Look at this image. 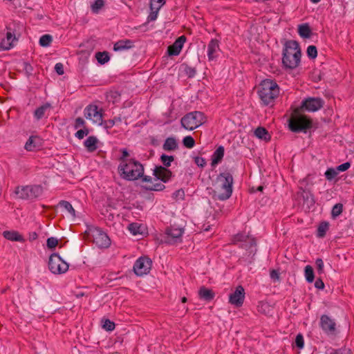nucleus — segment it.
I'll return each instance as SVG.
<instances>
[{
	"label": "nucleus",
	"mask_w": 354,
	"mask_h": 354,
	"mask_svg": "<svg viewBox=\"0 0 354 354\" xmlns=\"http://www.w3.org/2000/svg\"><path fill=\"white\" fill-rule=\"evenodd\" d=\"M233 177L228 172H222L217 176L214 183L213 198L219 201H225L230 198L233 191Z\"/></svg>",
	"instance_id": "nucleus-1"
},
{
	"label": "nucleus",
	"mask_w": 354,
	"mask_h": 354,
	"mask_svg": "<svg viewBox=\"0 0 354 354\" xmlns=\"http://www.w3.org/2000/svg\"><path fill=\"white\" fill-rule=\"evenodd\" d=\"M301 56V49L297 41L289 40L285 43L282 57V64L285 68H296L300 64Z\"/></svg>",
	"instance_id": "nucleus-2"
},
{
	"label": "nucleus",
	"mask_w": 354,
	"mask_h": 354,
	"mask_svg": "<svg viewBox=\"0 0 354 354\" xmlns=\"http://www.w3.org/2000/svg\"><path fill=\"white\" fill-rule=\"evenodd\" d=\"M120 176L127 180H135L143 178L144 167L138 160L131 158L130 160L120 162L118 166Z\"/></svg>",
	"instance_id": "nucleus-3"
},
{
	"label": "nucleus",
	"mask_w": 354,
	"mask_h": 354,
	"mask_svg": "<svg viewBox=\"0 0 354 354\" xmlns=\"http://www.w3.org/2000/svg\"><path fill=\"white\" fill-rule=\"evenodd\" d=\"M279 94V87L271 80H264L259 85L258 95L263 105L272 104Z\"/></svg>",
	"instance_id": "nucleus-4"
},
{
	"label": "nucleus",
	"mask_w": 354,
	"mask_h": 354,
	"mask_svg": "<svg viewBox=\"0 0 354 354\" xmlns=\"http://www.w3.org/2000/svg\"><path fill=\"white\" fill-rule=\"evenodd\" d=\"M160 159L163 166H156L153 169V175L156 177L154 180H160L163 183H167L172 177V172L167 167L171 166V162L174 160V157L162 154Z\"/></svg>",
	"instance_id": "nucleus-5"
},
{
	"label": "nucleus",
	"mask_w": 354,
	"mask_h": 354,
	"mask_svg": "<svg viewBox=\"0 0 354 354\" xmlns=\"http://www.w3.org/2000/svg\"><path fill=\"white\" fill-rule=\"evenodd\" d=\"M206 122V117L201 111H192L184 115L180 120L181 125L187 130L192 131Z\"/></svg>",
	"instance_id": "nucleus-6"
},
{
	"label": "nucleus",
	"mask_w": 354,
	"mask_h": 354,
	"mask_svg": "<svg viewBox=\"0 0 354 354\" xmlns=\"http://www.w3.org/2000/svg\"><path fill=\"white\" fill-rule=\"evenodd\" d=\"M233 243L239 246V248L245 250V256H254L257 252V243L255 239L243 233H239L233 238Z\"/></svg>",
	"instance_id": "nucleus-7"
},
{
	"label": "nucleus",
	"mask_w": 354,
	"mask_h": 354,
	"mask_svg": "<svg viewBox=\"0 0 354 354\" xmlns=\"http://www.w3.org/2000/svg\"><path fill=\"white\" fill-rule=\"evenodd\" d=\"M19 198L26 200H33L42 194V187L39 185H26L17 187L15 191Z\"/></svg>",
	"instance_id": "nucleus-8"
},
{
	"label": "nucleus",
	"mask_w": 354,
	"mask_h": 354,
	"mask_svg": "<svg viewBox=\"0 0 354 354\" xmlns=\"http://www.w3.org/2000/svg\"><path fill=\"white\" fill-rule=\"evenodd\" d=\"M311 125V121L304 115H293L289 120V128L293 132L306 131Z\"/></svg>",
	"instance_id": "nucleus-9"
},
{
	"label": "nucleus",
	"mask_w": 354,
	"mask_h": 354,
	"mask_svg": "<svg viewBox=\"0 0 354 354\" xmlns=\"http://www.w3.org/2000/svg\"><path fill=\"white\" fill-rule=\"evenodd\" d=\"M68 264L57 253L52 254L49 257L48 268L53 274H63L68 270Z\"/></svg>",
	"instance_id": "nucleus-10"
},
{
	"label": "nucleus",
	"mask_w": 354,
	"mask_h": 354,
	"mask_svg": "<svg viewBox=\"0 0 354 354\" xmlns=\"http://www.w3.org/2000/svg\"><path fill=\"white\" fill-rule=\"evenodd\" d=\"M84 116L87 120H91L93 123L102 125L103 124V115L102 110H100L97 105L89 104L84 110Z\"/></svg>",
	"instance_id": "nucleus-11"
},
{
	"label": "nucleus",
	"mask_w": 354,
	"mask_h": 354,
	"mask_svg": "<svg viewBox=\"0 0 354 354\" xmlns=\"http://www.w3.org/2000/svg\"><path fill=\"white\" fill-rule=\"evenodd\" d=\"M183 233L184 229L183 227L174 225L167 227L165 233V242L169 244L181 242Z\"/></svg>",
	"instance_id": "nucleus-12"
},
{
	"label": "nucleus",
	"mask_w": 354,
	"mask_h": 354,
	"mask_svg": "<svg viewBox=\"0 0 354 354\" xmlns=\"http://www.w3.org/2000/svg\"><path fill=\"white\" fill-rule=\"evenodd\" d=\"M151 260L147 257L138 258L133 266V270L136 275L143 276L149 272L151 268Z\"/></svg>",
	"instance_id": "nucleus-13"
},
{
	"label": "nucleus",
	"mask_w": 354,
	"mask_h": 354,
	"mask_svg": "<svg viewBox=\"0 0 354 354\" xmlns=\"http://www.w3.org/2000/svg\"><path fill=\"white\" fill-rule=\"evenodd\" d=\"M93 243L99 248H108L111 241L107 234L100 228L91 230Z\"/></svg>",
	"instance_id": "nucleus-14"
},
{
	"label": "nucleus",
	"mask_w": 354,
	"mask_h": 354,
	"mask_svg": "<svg viewBox=\"0 0 354 354\" xmlns=\"http://www.w3.org/2000/svg\"><path fill=\"white\" fill-rule=\"evenodd\" d=\"M324 100L320 97H308L304 99L301 105L302 110L315 112L322 108Z\"/></svg>",
	"instance_id": "nucleus-15"
},
{
	"label": "nucleus",
	"mask_w": 354,
	"mask_h": 354,
	"mask_svg": "<svg viewBox=\"0 0 354 354\" xmlns=\"http://www.w3.org/2000/svg\"><path fill=\"white\" fill-rule=\"evenodd\" d=\"M319 325L322 330L328 335H335L337 333V327L335 321L326 315H323L320 317Z\"/></svg>",
	"instance_id": "nucleus-16"
},
{
	"label": "nucleus",
	"mask_w": 354,
	"mask_h": 354,
	"mask_svg": "<svg viewBox=\"0 0 354 354\" xmlns=\"http://www.w3.org/2000/svg\"><path fill=\"white\" fill-rule=\"evenodd\" d=\"M245 294L243 286H237L234 292L230 295L229 302L236 307H241L244 302Z\"/></svg>",
	"instance_id": "nucleus-17"
},
{
	"label": "nucleus",
	"mask_w": 354,
	"mask_h": 354,
	"mask_svg": "<svg viewBox=\"0 0 354 354\" xmlns=\"http://www.w3.org/2000/svg\"><path fill=\"white\" fill-rule=\"evenodd\" d=\"M219 41L216 39H212L207 44V55L209 62L216 60L219 55Z\"/></svg>",
	"instance_id": "nucleus-18"
},
{
	"label": "nucleus",
	"mask_w": 354,
	"mask_h": 354,
	"mask_svg": "<svg viewBox=\"0 0 354 354\" xmlns=\"http://www.w3.org/2000/svg\"><path fill=\"white\" fill-rule=\"evenodd\" d=\"M186 41V37L182 35L179 37L172 45L169 46L167 49L168 54L171 56H176L180 54Z\"/></svg>",
	"instance_id": "nucleus-19"
},
{
	"label": "nucleus",
	"mask_w": 354,
	"mask_h": 354,
	"mask_svg": "<svg viewBox=\"0 0 354 354\" xmlns=\"http://www.w3.org/2000/svg\"><path fill=\"white\" fill-rule=\"evenodd\" d=\"M42 145V140L37 136H31L26 141L24 148L28 151L39 149Z\"/></svg>",
	"instance_id": "nucleus-20"
},
{
	"label": "nucleus",
	"mask_w": 354,
	"mask_h": 354,
	"mask_svg": "<svg viewBox=\"0 0 354 354\" xmlns=\"http://www.w3.org/2000/svg\"><path fill=\"white\" fill-rule=\"evenodd\" d=\"M7 29L6 37L2 39L0 43L1 47L3 50H9L12 48L14 46V42L17 41L15 35L10 32V28L8 27Z\"/></svg>",
	"instance_id": "nucleus-21"
},
{
	"label": "nucleus",
	"mask_w": 354,
	"mask_h": 354,
	"mask_svg": "<svg viewBox=\"0 0 354 354\" xmlns=\"http://www.w3.org/2000/svg\"><path fill=\"white\" fill-rule=\"evenodd\" d=\"M143 182L149 183V185L146 186V189L151 191H162L165 188V186L160 182H153V178L149 176H145L142 178Z\"/></svg>",
	"instance_id": "nucleus-22"
},
{
	"label": "nucleus",
	"mask_w": 354,
	"mask_h": 354,
	"mask_svg": "<svg viewBox=\"0 0 354 354\" xmlns=\"http://www.w3.org/2000/svg\"><path fill=\"white\" fill-rule=\"evenodd\" d=\"M134 46V42L131 39H121L115 43L113 50L115 51H122L128 50Z\"/></svg>",
	"instance_id": "nucleus-23"
},
{
	"label": "nucleus",
	"mask_w": 354,
	"mask_h": 354,
	"mask_svg": "<svg viewBox=\"0 0 354 354\" xmlns=\"http://www.w3.org/2000/svg\"><path fill=\"white\" fill-rule=\"evenodd\" d=\"M98 140L95 136H88L84 142V146L88 152H93L97 149Z\"/></svg>",
	"instance_id": "nucleus-24"
},
{
	"label": "nucleus",
	"mask_w": 354,
	"mask_h": 354,
	"mask_svg": "<svg viewBox=\"0 0 354 354\" xmlns=\"http://www.w3.org/2000/svg\"><path fill=\"white\" fill-rule=\"evenodd\" d=\"M3 235L4 238L9 241H19V242H24L25 241L24 238L21 234H20L17 231H4L3 232Z\"/></svg>",
	"instance_id": "nucleus-25"
},
{
	"label": "nucleus",
	"mask_w": 354,
	"mask_h": 354,
	"mask_svg": "<svg viewBox=\"0 0 354 354\" xmlns=\"http://www.w3.org/2000/svg\"><path fill=\"white\" fill-rule=\"evenodd\" d=\"M178 147L177 140L173 137L167 138L162 145V149L167 151H175Z\"/></svg>",
	"instance_id": "nucleus-26"
},
{
	"label": "nucleus",
	"mask_w": 354,
	"mask_h": 354,
	"mask_svg": "<svg viewBox=\"0 0 354 354\" xmlns=\"http://www.w3.org/2000/svg\"><path fill=\"white\" fill-rule=\"evenodd\" d=\"M224 147L223 146H219L214 152L212 157V165L214 166L218 164L223 159L224 156Z\"/></svg>",
	"instance_id": "nucleus-27"
},
{
	"label": "nucleus",
	"mask_w": 354,
	"mask_h": 354,
	"mask_svg": "<svg viewBox=\"0 0 354 354\" xmlns=\"http://www.w3.org/2000/svg\"><path fill=\"white\" fill-rule=\"evenodd\" d=\"M198 295L201 299H203L205 301H210L213 299L214 297V292L208 288H206L205 287H202L200 288L198 291Z\"/></svg>",
	"instance_id": "nucleus-28"
},
{
	"label": "nucleus",
	"mask_w": 354,
	"mask_h": 354,
	"mask_svg": "<svg viewBox=\"0 0 354 354\" xmlns=\"http://www.w3.org/2000/svg\"><path fill=\"white\" fill-rule=\"evenodd\" d=\"M254 135L258 138L265 141H268L270 140V136L268 131L264 127H257L254 131Z\"/></svg>",
	"instance_id": "nucleus-29"
},
{
	"label": "nucleus",
	"mask_w": 354,
	"mask_h": 354,
	"mask_svg": "<svg viewBox=\"0 0 354 354\" xmlns=\"http://www.w3.org/2000/svg\"><path fill=\"white\" fill-rule=\"evenodd\" d=\"M50 107V104L48 103H46L36 109V110L34 112L35 118L37 120L41 119L44 116L46 110L48 109Z\"/></svg>",
	"instance_id": "nucleus-30"
},
{
	"label": "nucleus",
	"mask_w": 354,
	"mask_h": 354,
	"mask_svg": "<svg viewBox=\"0 0 354 354\" xmlns=\"http://www.w3.org/2000/svg\"><path fill=\"white\" fill-rule=\"evenodd\" d=\"M298 32L303 38H309L311 35V30L308 24H304L299 26Z\"/></svg>",
	"instance_id": "nucleus-31"
},
{
	"label": "nucleus",
	"mask_w": 354,
	"mask_h": 354,
	"mask_svg": "<svg viewBox=\"0 0 354 354\" xmlns=\"http://www.w3.org/2000/svg\"><path fill=\"white\" fill-rule=\"evenodd\" d=\"M95 58L100 64H104L110 59L109 53L106 51L96 53Z\"/></svg>",
	"instance_id": "nucleus-32"
},
{
	"label": "nucleus",
	"mask_w": 354,
	"mask_h": 354,
	"mask_svg": "<svg viewBox=\"0 0 354 354\" xmlns=\"http://www.w3.org/2000/svg\"><path fill=\"white\" fill-rule=\"evenodd\" d=\"M60 207L64 208L66 212H68L71 216L73 217L75 216V211L72 205L66 201H60L58 205Z\"/></svg>",
	"instance_id": "nucleus-33"
},
{
	"label": "nucleus",
	"mask_w": 354,
	"mask_h": 354,
	"mask_svg": "<svg viewBox=\"0 0 354 354\" xmlns=\"http://www.w3.org/2000/svg\"><path fill=\"white\" fill-rule=\"evenodd\" d=\"M329 223L328 222H322L318 226L317 236L320 238L324 237L326 235Z\"/></svg>",
	"instance_id": "nucleus-34"
},
{
	"label": "nucleus",
	"mask_w": 354,
	"mask_h": 354,
	"mask_svg": "<svg viewBox=\"0 0 354 354\" xmlns=\"http://www.w3.org/2000/svg\"><path fill=\"white\" fill-rule=\"evenodd\" d=\"M306 280L308 283H312L315 279L314 272L312 266L308 265L304 268Z\"/></svg>",
	"instance_id": "nucleus-35"
},
{
	"label": "nucleus",
	"mask_w": 354,
	"mask_h": 354,
	"mask_svg": "<svg viewBox=\"0 0 354 354\" xmlns=\"http://www.w3.org/2000/svg\"><path fill=\"white\" fill-rule=\"evenodd\" d=\"M343 211V205L342 203L335 204L331 210V216L333 218H336L339 216Z\"/></svg>",
	"instance_id": "nucleus-36"
},
{
	"label": "nucleus",
	"mask_w": 354,
	"mask_h": 354,
	"mask_svg": "<svg viewBox=\"0 0 354 354\" xmlns=\"http://www.w3.org/2000/svg\"><path fill=\"white\" fill-rule=\"evenodd\" d=\"M53 37L50 35H44L39 39V44L43 47H48L50 45Z\"/></svg>",
	"instance_id": "nucleus-37"
},
{
	"label": "nucleus",
	"mask_w": 354,
	"mask_h": 354,
	"mask_svg": "<svg viewBox=\"0 0 354 354\" xmlns=\"http://www.w3.org/2000/svg\"><path fill=\"white\" fill-rule=\"evenodd\" d=\"M102 328L106 331H113L115 329V323L109 319H102Z\"/></svg>",
	"instance_id": "nucleus-38"
},
{
	"label": "nucleus",
	"mask_w": 354,
	"mask_h": 354,
	"mask_svg": "<svg viewBox=\"0 0 354 354\" xmlns=\"http://www.w3.org/2000/svg\"><path fill=\"white\" fill-rule=\"evenodd\" d=\"M182 67L183 68L184 73L189 77H194L196 73V71L195 68L192 67L190 66H188L187 64H183L182 65Z\"/></svg>",
	"instance_id": "nucleus-39"
},
{
	"label": "nucleus",
	"mask_w": 354,
	"mask_h": 354,
	"mask_svg": "<svg viewBox=\"0 0 354 354\" xmlns=\"http://www.w3.org/2000/svg\"><path fill=\"white\" fill-rule=\"evenodd\" d=\"M104 0H95L91 5V10L94 13H97L99 10L104 6Z\"/></svg>",
	"instance_id": "nucleus-40"
},
{
	"label": "nucleus",
	"mask_w": 354,
	"mask_h": 354,
	"mask_svg": "<svg viewBox=\"0 0 354 354\" xmlns=\"http://www.w3.org/2000/svg\"><path fill=\"white\" fill-rule=\"evenodd\" d=\"M338 174L337 170L334 168H328L325 172V177L328 180H332Z\"/></svg>",
	"instance_id": "nucleus-41"
},
{
	"label": "nucleus",
	"mask_w": 354,
	"mask_h": 354,
	"mask_svg": "<svg viewBox=\"0 0 354 354\" xmlns=\"http://www.w3.org/2000/svg\"><path fill=\"white\" fill-rule=\"evenodd\" d=\"M122 121L121 118L115 117L113 119L104 121V126L106 129L112 128L116 123Z\"/></svg>",
	"instance_id": "nucleus-42"
},
{
	"label": "nucleus",
	"mask_w": 354,
	"mask_h": 354,
	"mask_svg": "<svg viewBox=\"0 0 354 354\" xmlns=\"http://www.w3.org/2000/svg\"><path fill=\"white\" fill-rule=\"evenodd\" d=\"M166 3V0H150V8L160 9Z\"/></svg>",
	"instance_id": "nucleus-43"
},
{
	"label": "nucleus",
	"mask_w": 354,
	"mask_h": 354,
	"mask_svg": "<svg viewBox=\"0 0 354 354\" xmlns=\"http://www.w3.org/2000/svg\"><path fill=\"white\" fill-rule=\"evenodd\" d=\"M328 351V354H351V349L345 347L339 349L330 348Z\"/></svg>",
	"instance_id": "nucleus-44"
},
{
	"label": "nucleus",
	"mask_w": 354,
	"mask_h": 354,
	"mask_svg": "<svg viewBox=\"0 0 354 354\" xmlns=\"http://www.w3.org/2000/svg\"><path fill=\"white\" fill-rule=\"evenodd\" d=\"M183 142L186 147L189 149L192 148L195 145L194 138L190 136L185 137L183 138Z\"/></svg>",
	"instance_id": "nucleus-45"
},
{
	"label": "nucleus",
	"mask_w": 354,
	"mask_h": 354,
	"mask_svg": "<svg viewBox=\"0 0 354 354\" xmlns=\"http://www.w3.org/2000/svg\"><path fill=\"white\" fill-rule=\"evenodd\" d=\"M307 55L309 58L315 59L317 56V48L315 46H309L307 48Z\"/></svg>",
	"instance_id": "nucleus-46"
},
{
	"label": "nucleus",
	"mask_w": 354,
	"mask_h": 354,
	"mask_svg": "<svg viewBox=\"0 0 354 354\" xmlns=\"http://www.w3.org/2000/svg\"><path fill=\"white\" fill-rule=\"evenodd\" d=\"M185 197V192L183 189H180L175 191L172 194V198L176 201L183 200Z\"/></svg>",
	"instance_id": "nucleus-47"
},
{
	"label": "nucleus",
	"mask_w": 354,
	"mask_h": 354,
	"mask_svg": "<svg viewBox=\"0 0 354 354\" xmlns=\"http://www.w3.org/2000/svg\"><path fill=\"white\" fill-rule=\"evenodd\" d=\"M58 244V239L55 237H50L47 239L46 245L50 249L55 248Z\"/></svg>",
	"instance_id": "nucleus-48"
},
{
	"label": "nucleus",
	"mask_w": 354,
	"mask_h": 354,
	"mask_svg": "<svg viewBox=\"0 0 354 354\" xmlns=\"http://www.w3.org/2000/svg\"><path fill=\"white\" fill-rule=\"evenodd\" d=\"M295 344L300 349H302L304 348V337L301 334L299 333L296 336Z\"/></svg>",
	"instance_id": "nucleus-49"
},
{
	"label": "nucleus",
	"mask_w": 354,
	"mask_h": 354,
	"mask_svg": "<svg viewBox=\"0 0 354 354\" xmlns=\"http://www.w3.org/2000/svg\"><path fill=\"white\" fill-rule=\"evenodd\" d=\"M151 12L147 17L148 21H155L157 19L158 14L160 9H152L150 8Z\"/></svg>",
	"instance_id": "nucleus-50"
},
{
	"label": "nucleus",
	"mask_w": 354,
	"mask_h": 354,
	"mask_svg": "<svg viewBox=\"0 0 354 354\" xmlns=\"http://www.w3.org/2000/svg\"><path fill=\"white\" fill-rule=\"evenodd\" d=\"M88 130L86 128H84L83 129L78 130L75 136L77 138L81 140L83 139L88 134Z\"/></svg>",
	"instance_id": "nucleus-51"
},
{
	"label": "nucleus",
	"mask_w": 354,
	"mask_h": 354,
	"mask_svg": "<svg viewBox=\"0 0 354 354\" xmlns=\"http://www.w3.org/2000/svg\"><path fill=\"white\" fill-rule=\"evenodd\" d=\"M129 230L133 235L140 234V226L137 223L129 224Z\"/></svg>",
	"instance_id": "nucleus-52"
},
{
	"label": "nucleus",
	"mask_w": 354,
	"mask_h": 354,
	"mask_svg": "<svg viewBox=\"0 0 354 354\" xmlns=\"http://www.w3.org/2000/svg\"><path fill=\"white\" fill-rule=\"evenodd\" d=\"M315 265L317 269V272L319 274H322L324 272V261L322 259H317L315 261Z\"/></svg>",
	"instance_id": "nucleus-53"
},
{
	"label": "nucleus",
	"mask_w": 354,
	"mask_h": 354,
	"mask_svg": "<svg viewBox=\"0 0 354 354\" xmlns=\"http://www.w3.org/2000/svg\"><path fill=\"white\" fill-rule=\"evenodd\" d=\"M75 129H77L80 127H84L85 128V121L83 118L79 117L77 118L75 120L74 124Z\"/></svg>",
	"instance_id": "nucleus-54"
},
{
	"label": "nucleus",
	"mask_w": 354,
	"mask_h": 354,
	"mask_svg": "<svg viewBox=\"0 0 354 354\" xmlns=\"http://www.w3.org/2000/svg\"><path fill=\"white\" fill-rule=\"evenodd\" d=\"M194 162L200 167H204L206 165V160L202 157L197 156L194 158Z\"/></svg>",
	"instance_id": "nucleus-55"
},
{
	"label": "nucleus",
	"mask_w": 354,
	"mask_h": 354,
	"mask_svg": "<svg viewBox=\"0 0 354 354\" xmlns=\"http://www.w3.org/2000/svg\"><path fill=\"white\" fill-rule=\"evenodd\" d=\"M121 152H122V156L120 158V162L130 160L131 158H129V159L127 158V157L129 156V152L127 149H122Z\"/></svg>",
	"instance_id": "nucleus-56"
},
{
	"label": "nucleus",
	"mask_w": 354,
	"mask_h": 354,
	"mask_svg": "<svg viewBox=\"0 0 354 354\" xmlns=\"http://www.w3.org/2000/svg\"><path fill=\"white\" fill-rule=\"evenodd\" d=\"M350 167H351L350 162H344V163L337 166L336 167V169L337 170V172L339 173V171H346L347 169H349Z\"/></svg>",
	"instance_id": "nucleus-57"
},
{
	"label": "nucleus",
	"mask_w": 354,
	"mask_h": 354,
	"mask_svg": "<svg viewBox=\"0 0 354 354\" xmlns=\"http://www.w3.org/2000/svg\"><path fill=\"white\" fill-rule=\"evenodd\" d=\"M55 71L58 75H63L64 73L63 64L62 63H57L55 66Z\"/></svg>",
	"instance_id": "nucleus-58"
},
{
	"label": "nucleus",
	"mask_w": 354,
	"mask_h": 354,
	"mask_svg": "<svg viewBox=\"0 0 354 354\" xmlns=\"http://www.w3.org/2000/svg\"><path fill=\"white\" fill-rule=\"evenodd\" d=\"M303 197L304 199L306 198V200L309 201L310 205L315 203L313 196L310 192H306L304 191Z\"/></svg>",
	"instance_id": "nucleus-59"
},
{
	"label": "nucleus",
	"mask_w": 354,
	"mask_h": 354,
	"mask_svg": "<svg viewBox=\"0 0 354 354\" xmlns=\"http://www.w3.org/2000/svg\"><path fill=\"white\" fill-rule=\"evenodd\" d=\"M315 287L317 289L322 290L324 288V283L321 279H317L315 282Z\"/></svg>",
	"instance_id": "nucleus-60"
},
{
	"label": "nucleus",
	"mask_w": 354,
	"mask_h": 354,
	"mask_svg": "<svg viewBox=\"0 0 354 354\" xmlns=\"http://www.w3.org/2000/svg\"><path fill=\"white\" fill-rule=\"evenodd\" d=\"M270 278L272 279H279V273L277 271L274 270H272L271 272H270Z\"/></svg>",
	"instance_id": "nucleus-61"
},
{
	"label": "nucleus",
	"mask_w": 354,
	"mask_h": 354,
	"mask_svg": "<svg viewBox=\"0 0 354 354\" xmlns=\"http://www.w3.org/2000/svg\"><path fill=\"white\" fill-rule=\"evenodd\" d=\"M268 306L266 304H265V303H261V304H260V305H259V306H258L259 311H260V312H263V311L261 310V309H262L263 308H268Z\"/></svg>",
	"instance_id": "nucleus-62"
},
{
	"label": "nucleus",
	"mask_w": 354,
	"mask_h": 354,
	"mask_svg": "<svg viewBox=\"0 0 354 354\" xmlns=\"http://www.w3.org/2000/svg\"><path fill=\"white\" fill-rule=\"evenodd\" d=\"M109 95H111L112 97H116L119 96V94L117 92H110L109 95H108V97Z\"/></svg>",
	"instance_id": "nucleus-63"
},
{
	"label": "nucleus",
	"mask_w": 354,
	"mask_h": 354,
	"mask_svg": "<svg viewBox=\"0 0 354 354\" xmlns=\"http://www.w3.org/2000/svg\"><path fill=\"white\" fill-rule=\"evenodd\" d=\"M181 301L183 303H185L187 301V298L183 297L182 299H181Z\"/></svg>",
	"instance_id": "nucleus-64"
}]
</instances>
